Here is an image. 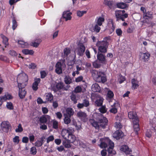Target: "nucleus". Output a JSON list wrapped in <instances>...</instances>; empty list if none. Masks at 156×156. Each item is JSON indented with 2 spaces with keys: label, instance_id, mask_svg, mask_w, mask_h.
Instances as JSON below:
<instances>
[{
  "label": "nucleus",
  "instance_id": "obj_57",
  "mask_svg": "<svg viewBox=\"0 0 156 156\" xmlns=\"http://www.w3.org/2000/svg\"><path fill=\"white\" fill-rule=\"evenodd\" d=\"M100 111L102 113H105L106 112V110L105 107L104 106H102L101 108L99 109Z\"/></svg>",
  "mask_w": 156,
  "mask_h": 156
},
{
  "label": "nucleus",
  "instance_id": "obj_21",
  "mask_svg": "<svg viewBox=\"0 0 156 156\" xmlns=\"http://www.w3.org/2000/svg\"><path fill=\"white\" fill-rule=\"evenodd\" d=\"M50 116L47 115H44L42 116L39 119V121L40 122L42 123H44L47 122L48 119H50Z\"/></svg>",
  "mask_w": 156,
  "mask_h": 156
},
{
  "label": "nucleus",
  "instance_id": "obj_19",
  "mask_svg": "<svg viewBox=\"0 0 156 156\" xmlns=\"http://www.w3.org/2000/svg\"><path fill=\"white\" fill-rule=\"evenodd\" d=\"M41 80L40 78H36L34 80V82L33 83L32 88L34 90L36 91L38 89V86Z\"/></svg>",
  "mask_w": 156,
  "mask_h": 156
},
{
  "label": "nucleus",
  "instance_id": "obj_56",
  "mask_svg": "<svg viewBox=\"0 0 156 156\" xmlns=\"http://www.w3.org/2000/svg\"><path fill=\"white\" fill-rule=\"evenodd\" d=\"M53 127L55 129L58 128V122L56 120H54L53 122Z\"/></svg>",
  "mask_w": 156,
  "mask_h": 156
},
{
  "label": "nucleus",
  "instance_id": "obj_35",
  "mask_svg": "<svg viewBox=\"0 0 156 156\" xmlns=\"http://www.w3.org/2000/svg\"><path fill=\"white\" fill-rule=\"evenodd\" d=\"M41 40H36L31 43V45L35 48L37 47L41 42Z\"/></svg>",
  "mask_w": 156,
  "mask_h": 156
},
{
  "label": "nucleus",
  "instance_id": "obj_40",
  "mask_svg": "<svg viewBox=\"0 0 156 156\" xmlns=\"http://www.w3.org/2000/svg\"><path fill=\"white\" fill-rule=\"evenodd\" d=\"M12 29L15 30L17 26V23L14 17H13L12 20Z\"/></svg>",
  "mask_w": 156,
  "mask_h": 156
},
{
  "label": "nucleus",
  "instance_id": "obj_2",
  "mask_svg": "<svg viewBox=\"0 0 156 156\" xmlns=\"http://www.w3.org/2000/svg\"><path fill=\"white\" fill-rule=\"evenodd\" d=\"M108 45V42L105 41H98L96 44V46L98 47V52L102 53H105L107 52Z\"/></svg>",
  "mask_w": 156,
  "mask_h": 156
},
{
  "label": "nucleus",
  "instance_id": "obj_37",
  "mask_svg": "<svg viewBox=\"0 0 156 156\" xmlns=\"http://www.w3.org/2000/svg\"><path fill=\"white\" fill-rule=\"evenodd\" d=\"M100 29L101 28L99 27V25L96 24L93 27L92 29H91V31L93 32H95L96 33H98L100 31Z\"/></svg>",
  "mask_w": 156,
  "mask_h": 156
},
{
  "label": "nucleus",
  "instance_id": "obj_14",
  "mask_svg": "<svg viewBox=\"0 0 156 156\" xmlns=\"http://www.w3.org/2000/svg\"><path fill=\"white\" fill-rule=\"evenodd\" d=\"M72 140L70 139H65L66 140L63 141V144L64 147L66 148H69L71 147V145L70 144V143H73L75 140H74L73 138H72Z\"/></svg>",
  "mask_w": 156,
  "mask_h": 156
},
{
  "label": "nucleus",
  "instance_id": "obj_32",
  "mask_svg": "<svg viewBox=\"0 0 156 156\" xmlns=\"http://www.w3.org/2000/svg\"><path fill=\"white\" fill-rule=\"evenodd\" d=\"M144 18L146 20L151 19L152 18V15L149 12L144 13L143 15Z\"/></svg>",
  "mask_w": 156,
  "mask_h": 156
},
{
  "label": "nucleus",
  "instance_id": "obj_38",
  "mask_svg": "<svg viewBox=\"0 0 156 156\" xmlns=\"http://www.w3.org/2000/svg\"><path fill=\"white\" fill-rule=\"evenodd\" d=\"M103 102V99L102 98H100L99 99H97L95 101V104L96 106H101Z\"/></svg>",
  "mask_w": 156,
  "mask_h": 156
},
{
  "label": "nucleus",
  "instance_id": "obj_63",
  "mask_svg": "<svg viewBox=\"0 0 156 156\" xmlns=\"http://www.w3.org/2000/svg\"><path fill=\"white\" fill-rule=\"evenodd\" d=\"M37 67V65L34 63H32L30 64V69H34Z\"/></svg>",
  "mask_w": 156,
  "mask_h": 156
},
{
  "label": "nucleus",
  "instance_id": "obj_36",
  "mask_svg": "<svg viewBox=\"0 0 156 156\" xmlns=\"http://www.w3.org/2000/svg\"><path fill=\"white\" fill-rule=\"evenodd\" d=\"M116 5L117 7L122 9H124L127 6V5L123 2L118 3Z\"/></svg>",
  "mask_w": 156,
  "mask_h": 156
},
{
  "label": "nucleus",
  "instance_id": "obj_59",
  "mask_svg": "<svg viewBox=\"0 0 156 156\" xmlns=\"http://www.w3.org/2000/svg\"><path fill=\"white\" fill-rule=\"evenodd\" d=\"M19 138V136H15L13 139V142L14 143H18L20 141Z\"/></svg>",
  "mask_w": 156,
  "mask_h": 156
},
{
  "label": "nucleus",
  "instance_id": "obj_23",
  "mask_svg": "<svg viewBox=\"0 0 156 156\" xmlns=\"http://www.w3.org/2000/svg\"><path fill=\"white\" fill-rule=\"evenodd\" d=\"M78 96V94L74 92H72L71 95L70 96L71 99L73 101L74 104H76L77 102V99Z\"/></svg>",
  "mask_w": 156,
  "mask_h": 156
},
{
  "label": "nucleus",
  "instance_id": "obj_50",
  "mask_svg": "<svg viewBox=\"0 0 156 156\" xmlns=\"http://www.w3.org/2000/svg\"><path fill=\"white\" fill-rule=\"evenodd\" d=\"M93 65L94 68H99L101 66V65L98 63L97 61L94 62Z\"/></svg>",
  "mask_w": 156,
  "mask_h": 156
},
{
  "label": "nucleus",
  "instance_id": "obj_6",
  "mask_svg": "<svg viewBox=\"0 0 156 156\" xmlns=\"http://www.w3.org/2000/svg\"><path fill=\"white\" fill-rule=\"evenodd\" d=\"M90 105L89 99L86 98L83 99L82 103H79L77 104V107L78 108L81 109L85 107H87Z\"/></svg>",
  "mask_w": 156,
  "mask_h": 156
},
{
  "label": "nucleus",
  "instance_id": "obj_10",
  "mask_svg": "<svg viewBox=\"0 0 156 156\" xmlns=\"http://www.w3.org/2000/svg\"><path fill=\"white\" fill-rule=\"evenodd\" d=\"M63 85L64 84L63 83L59 82L56 84V88L52 85L51 86V88L55 92H56L61 89H63Z\"/></svg>",
  "mask_w": 156,
  "mask_h": 156
},
{
  "label": "nucleus",
  "instance_id": "obj_16",
  "mask_svg": "<svg viewBox=\"0 0 156 156\" xmlns=\"http://www.w3.org/2000/svg\"><path fill=\"white\" fill-rule=\"evenodd\" d=\"M120 150L124 152L126 155L130 154L132 152V150L130 149L128 146L126 145L122 146L120 148Z\"/></svg>",
  "mask_w": 156,
  "mask_h": 156
},
{
  "label": "nucleus",
  "instance_id": "obj_51",
  "mask_svg": "<svg viewBox=\"0 0 156 156\" xmlns=\"http://www.w3.org/2000/svg\"><path fill=\"white\" fill-rule=\"evenodd\" d=\"M9 53L10 55L13 56H16L17 55V53L16 52L13 50H10L9 51Z\"/></svg>",
  "mask_w": 156,
  "mask_h": 156
},
{
  "label": "nucleus",
  "instance_id": "obj_42",
  "mask_svg": "<svg viewBox=\"0 0 156 156\" xmlns=\"http://www.w3.org/2000/svg\"><path fill=\"white\" fill-rule=\"evenodd\" d=\"M7 108L10 110H12L14 108V106L12 103L11 102H7L6 105Z\"/></svg>",
  "mask_w": 156,
  "mask_h": 156
},
{
  "label": "nucleus",
  "instance_id": "obj_15",
  "mask_svg": "<svg viewBox=\"0 0 156 156\" xmlns=\"http://www.w3.org/2000/svg\"><path fill=\"white\" fill-rule=\"evenodd\" d=\"M69 12V11H65L63 12L62 16L65 19L66 21L70 20L71 19L72 17L71 15L72 14V13Z\"/></svg>",
  "mask_w": 156,
  "mask_h": 156
},
{
  "label": "nucleus",
  "instance_id": "obj_64",
  "mask_svg": "<svg viewBox=\"0 0 156 156\" xmlns=\"http://www.w3.org/2000/svg\"><path fill=\"white\" fill-rule=\"evenodd\" d=\"M54 139V136H49L48 138L47 142L48 143L50 141H53Z\"/></svg>",
  "mask_w": 156,
  "mask_h": 156
},
{
  "label": "nucleus",
  "instance_id": "obj_12",
  "mask_svg": "<svg viewBox=\"0 0 156 156\" xmlns=\"http://www.w3.org/2000/svg\"><path fill=\"white\" fill-rule=\"evenodd\" d=\"M25 87L23 85V86H21L20 88L18 87L19 89V96L22 99L24 98L27 92L24 89Z\"/></svg>",
  "mask_w": 156,
  "mask_h": 156
},
{
  "label": "nucleus",
  "instance_id": "obj_53",
  "mask_svg": "<svg viewBox=\"0 0 156 156\" xmlns=\"http://www.w3.org/2000/svg\"><path fill=\"white\" fill-rule=\"evenodd\" d=\"M128 17V14L127 13H125L124 14H122V15L120 16V17L119 18V20H122V21H124V19Z\"/></svg>",
  "mask_w": 156,
  "mask_h": 156
},
{
  "label": "nucleus",
  "instance_id": "obj_18",
  "mask_svg": "<svg viewBox=\"0 0 156 156\" xmlns=\"http://www.w3.org/2000/svg\"><path fill=\"white\" fill-rule=\"evenodd\" d=\"M55 72L58 74H60L62 73V64L60 62H58L55 65Z\"/></svg>",
  "mask_w": 156,
  "mask_h": 156
},
{
  "label": "nucleus",
  "instance_id": "obj_62",
  "mask_svg": "<svg viewBox=\"0 0 156 156\" xmlns=\"http://www.w3.org/2000/svg\"><path fill=\"white\" fill-rule=\"evenodd\" d=\"M40 73L41 78H44L47 75V74L44 71H41Z\"/></svg>",
  "mask_w": 156,
  "mask_h": 156
},
{
  "label": "nucleus",
  "instance_id": "obj_60",
  "mask_svg": "<svg viewBox=\"0 0 156 156\" xmlns=\"http://www.w3.org/2000/svg\"><path fill=\"white\" fill-rule=\"evenodd\" d=\"M115 127L117 128L121 129L122 127V125L120 122H116L115 124Z\"/></svg>",
  "mask_w": 156,
  "mask_h": 156
},
{
  "label": "nucleus",
  "instance_id": "obj_45",
  "mask_svg": "<svg viewBox=\"0 0 156 156\" xmlns=\"http://www.w3.org/2000/svg\"><path fill=\"white\" fill-rule=\"evenodd\" d=\"M113 148H109L107 149L108 154L115 155L116 154V152L112 149Z\"/></svg>",
  "mask_w": 156,
  "mask_h": 156
},
{
  "label": "nucleus",
  "instance_id": "obj_54",
  "mask_svg": "<svg viewBox=\"0 0 156 156\" xmlns=\"http://www.w3.org/2000/svg\"><path fill=\"white\" fill-rule=\"evenodd\" d=\"M100 147L101 148H106L107 147V144L104 142H101L99 145Z\"/></svg>",
  "mask_w": 156,
  "mask_h": 156
},
{
  "label": "nucleus",
  "instance_id": "obj_55",
  "mask_svg": "<svg viewBox=\"0 0 156 156\" xmlns=\"http://www.w3.org/2000/svg\"><path fill=\"white\" fill-rule=\"evenodd\" d=\"M86 11H78L77 12V16L79 17L82 16L84 14L86 13Z\"/></svg>",
  "mask_w": 156,
  "mask_h": 156
},
{
  "label": "nucleus",
  "instance_id": "obj_46",
  "mask_svg": "<svg viewBox=\"0 0 156 156\" xmlns=\"http://www.w3.org/2000/svg\"><path fill=\"white\" fill-rule=\"evenodd\" d=\"M23 131V129L21 124H19L18 126V128L16 129L15 131L17 133L21 132Z\"/></svg>",
  "mask_w": 156,
  "mask_h": 156
},
{
  "label": "nucleus",
  "instance_id": "obj_52",
  "mask_svg": "<svg viewBox=\"0 0 156 156\" xmlns=\"http://www.w3.org/2000/svg\"><path fill=\"white\" fill-rule=\"evenodd\" d=\"M64 55L67 56L70 52V49L66 48L64 50Z\"/></svg>",
  "mask_w": 156,
  "mask_h": 156
},
{
  "label": "nucleus",
  "instance_id": "obj_28",
  "mask_svg": "<svg viewBox=\"0 0 156 156\" xmlns=\"http://www.w3.org/2000/svg\"><path fill=\"white\" fill-rule=\"evenodd\" d=\"M90 122L91 125L94 127L96 129H99L100 128L99 123L98 122L95 121L93 119H90Z\"/></svg>",
  "mask_w": 156,
  "mask_h": 156
},
{
  "label": "nucleus",
  "instance_id": "obj_34",
  "mask_svg": "<svg viewBox=\"0 0 156 156\" xmlns=\"http://www.w3.org/2000/svg\"><path fill=\"white\" fill-rule=\"evenodd\" d=\"M66 114L69 116L71 117L72 116L74 113V111L71 108H68L66 110Z\"/></svg>",
  "mask_w": 156,
  "mask_h": 156
},
{
  "label": "nucleus",
  "instance_id": "obj_47",
  "mask_svg": "<svg viewBox=\"0 0 156 156\" xmlns=\"http://www.w3.org/2000/svg\"><path fill=\"white\" fill-rule=\"evenodd\" d=\"M30 152L31 154L35 155L36 154L37 152V150L36 147H33L30 148Z\"/></svg>",
  "mask_w": 156,
  "mask_h": 156
},
{
  "label": "nucleus",
  "instance_id": "obj_22",
  "mask_svg": "<svg viewBox=\"0 0 156 156\" xmlns=\"http://www.w3.org/2000/svg\"><path fill=\"white\" fill-rule=\"evenodd\" d=\"M91 89L94 92H99L101 90V88L99 85L97 83L93 84L92 86Z\"/></svg>",
  "mask_w": 156,
  "mask_h": 156
},
{
  "label": "nucleus",
  "instance_id": "obj_17",
  "mask_svg": "<svg viewBox=\"0 0 156 156\" xmlns=\"http://www.w3.org/2000/svg\"><path fill=\"white\" fill-rule=\"evenodd\" d=\"M98 59L102 63L105 62L106 60L104 55L103 54L98 52L97 55Z\"/></svg>",
  "mask_w": 156,
  "mask_h": 156
},
{
  "label": "nucleus",
  "instance_id": "obj_44",
  "mask_svg": "<svg viewBox=\"0 0 156 156\" xmlns=\"http://www.w3.org/2000/svg\"><path fill=\"white\" fill-rule=\"evenodd\" d=\"M105 21V19L103 17H99L97 20V24L99 26H101L102 25V23Z\"/></svg>",
  "mask_w": 156,
  "mask_h": 156
},
{
  "label": "nucleus",
  "instance_id": "obj_61",
  "mask_svg": "<svg viewBox=\"0 0 156 156\" xmlns=\"http://www.w3.org/2000/svg\"><path fill=\"white\" fill-rule=\"evenodd\" d=\"M114 96V94L111 91H108V97L110 98H112Z\"/></svg>",
  "mask_w": 156,
  "mask_h": 156
},
{
  "label": "nucleus",
  "instance_id": "obj_4",
  "mask_svg": "<svg viewBox=\"0 0 156 156\" xmlns=\"http://www.w3.org/2000/svg\"><path fill=\"white\" fill-rule=\"evenodd\" d=\"M98 119L99 127L104 129H105L107 125L108 120L101 114L98 115Z\"/></svg>",
  "mask_w": 156,
  "mask_h": 156
},
{
  "label": "nucleus",
  "instance_id": "obj_1",
  "mask_svg": "<svg viewBox=\"0 0 156 156\" xmlns=\"http://www.w3.org/2000/svg\"><path fill=\"white\" fill-rule=\"evenodd\" d=\"M94 80L98 82L104 83L106 81V78L103 72L92 70L91 72Z\"/></svg>",
  "mask_w": 156,
  "mask_h": 156
},
{
  "label": "nucleus",
  "instance_id": "obj_3",
  "mask_svg": "<svg viewBox=\"0 0 156 156\" xmlns=\"http://www.w3.org/2000/svg\"><path fill=\"white\" fill-rule=\"evenodd\" d=\"M28 80L27 76L25 74L19 75L17 78L18 87L20 88L21 86L24 85L25 86L27 84Z\"/></svg>",
  "mask_w": 156,
  "mask_h": 156
},
{
  "label": "nucleus",
  "instance_id": "obj_13",
  "mask_svg": "<svg viewBox=\"0 0 156 156\" xmlns=\"http://www.w3.org/2000/svg\"><path fill=\"white\" fill-rule=\"evenodd\" d=\"M128 116L129 118L132 119L133 121H136L139 120L137 116L136 112H130L128 113Z\"/></svg>",
  "mask_w": 156,
  "mask_h": 156
},
{
  "label": "nucleus",
  "instance_id": "obj_26",
  "mask_svg": "<svg viewBox=\"0 0 156 156\" xmlns=\"http://www.w3.org/2000/svg\"><path fill=\"white\" fill-rule=\"evenodd\" d=\"M0 36L2 39V42L5 45V47H6V46L9 45L8 39L2 34H0Z\"/></svg>",
  "mask_w": 156,
  "mask_h": 156
},
{
  "label": "nucleus",
  "instance_id": "obj_25",
  "mask_svg": "<svg viewBox=\"0 0 156 156\" xmlns=\"http://www.w3.org/2000/svg\"><path fill=\"white\" fill-rule=\"evenodd\" d=\"M18 43L19 46L22 48H27L28 46V44L27 42L22 40H18Z\"/></svg>",
  "mask_w": 156,
  "mask_h": 156
},
{
  "label": "nucleus",
  "instance_id": "obj_31",
  "mask_svg": "<svg viewBox=\"0 0 156 156\" xmlns=\"http://www.w3.org/2000/svg\"><path fill=\"white\" fill-rule=\"evenodd\" d=\"M64 122L66 124H69L71 122L70 117L67 114H64Z\"/></svg>",
  "mask_w": 156,
  "mask_h": 156
},
{
  "label": "nucleus",
  "instance_id": "obj_30",
  "mask_svg": "<svg viewBox=\"0 0 156 156\" xmlns=\"http://www.w3.org/2000/svg\"><path fill=\"white\" fill-rule=\"evenodd\" d=\"M45 137H42L40 138V140L37 141L35 143V146L37 147H40L42 145Z\"/></svg>",
  "mask_w": 156,
  "mask_h": 156
},
{
  "label": "nucleus",
  "instance_id": "obj_41",
  "mask_svg": "<svg viewBox=\"0 0 156 156\" xmlns=\"http://www.w3.org/2000/svg\"><path fill=\"white\" fill-rule=\"evenodd\" d=\"M65 83L67 84L71 83L72 81L71 78L69 76H66L64 78Z\"/></svg>",
  "mask_w": 156,
  "mask_h": 156
},
{
  "label": "nucleus",
  "instance_id": "obj_5",
  "mask_svg": "<svg viewBox=\"0 0 156 156\" xmlns=\"http://www.w3.org/2000/svg\"><path fill=\"white\" fill-rule=\"evenodd\" d=\"M85 50V47L82 43H80L75 51L79 56H82Z\"/></svg>",
  "mask_w": 156,
  "mask_h": 156
},
{
  "label": "nucleus",
  "instance_id": "obj_20",
  "mask_svg": "<svg viewBox=\"0 0 156 156\" xmlns=\"http://www.w3.org/2000/svg\"><path fill=\"white\" fill-rule=\"evenodd\" d=\"M133 128L134 131L136 134H138V132L140 130L139 126L138 123L139 120L136 121H133Z\"/></svg>",
  "mask_w": 156,
  "mask_h": 156
},
{
  "label": "nucleus",
  "instance_id": "obj_7",
  "mask_svg": "<svg viewBox=\"0 0 156 156\" xmlns=\"http://www.w3.org/2000/svg\"><path fill=\"white\" fill-rule=\"evenodd\" d=\"M77 116L84 122H86L87 120V115L84 112L81 111L78 112L77 113Z\"/></svg>",
  "mask_w": 156,
  "mask_h": 156
},
{
  "label": "nucleus",
  "instance_id": "obj_49",
  "mask_svg": "<svg viewBox=\"0 0 156 156\" xmlns=\"http://www.w3.org/2000/svg\"><path fill=\"white\" fill-rule=\"evenodd\" d=\"M122 15V14L121 13L119 10L116 11L115 12V15L117 19V21H118L119 20V18L120 17V16Z\"/></svg>",
  "mask_w": 156,
  "mask_h": 156
},
{
  "label": "nucleus",
  "instance_id": "obj_33",
  "mask_svg": "<svg viewBox=\"0 0 156 156\" xmlns=\"http://www.w3.org/2000/svg\"><path fill=\"white\" fill-rule=\"evenodd\" d=\"M46 99L48 101L51 102L53 100V96L51 93L46 94L45 95Z\"/></svg>",
  "mask_w": 156,
  "mask_h": 156
},
{
  "label": "nucleus",
  "instance_id": "obj_8",
  "mask_svg": "<svg viewBox=\"0 0 156 156\" xmlns=\"http://www.w3.org/2000/svg\"><path fill=\"white\" fill-rule=\"evenodd\" d=\"M62 136L65 139H66L67 137L66 136L67 135V136L69 137V138H73L74 140H75V137L72 134H70L69 133V131L66 129H63L62 132Z\"/></svg>",
  "mask_w": 156,
  "mask_h": 156
},
{
  "label": "nucleus",
  "instance_id": "obj_39",
  "mask_svg": "<svg viewBox=\"0 0 156 156\" xmlns=\"http://www.w3.org/2000/svg\"><path fill=\"white\" fill-rule=\"evenodd\" d=\"M104 3L105 5L108 6L109 8L111 9L112 8L113 6V5L114 3L113 2L111 1H108V0H104Z\"/></svg>",
  "mask_w": 156,
  "mask_h": 156
},
{
  "label": "nucleus",
  "instance_id": "obj_11",
  "mask_svg": "<svg viewBox=\"0 0 156 156\" xmlns=\"http://www.w3.org/2000/svg\"><path fill=\"white\" fill-rule=\"evenodd\" d=\"M123 136V133L120 130L116 131L113 134V137L117 140L122 138Z\"/></svg>",
  "mask_w": 156,
  "mask_h": 156
},
{
  "label": "nucleus",
  "instance_id": "obj_58",
  "mask_svg": "<svg viewBox=\"0 0 156 156\" xmlns=\"http://www.w3.org/2000/svg\"><path fill=\"white\" fill-rule=\"evenodd\" d=\"M116 33L118 36H121L122 33V31L121 29L118 28L116 30Z\"/></svg>",
  "mask_w": 156,
  "mask_h": 156
},
{
  "label": "nucleus",
  "instance_id": "obj_27",
  "mask_svg": "<svg viewBox=\"0 0 156 156\" xmlns=\"http://www.w3.org/2000/svg\"><path fill=\"white\" fill-rule=\"evenodd\" d=\"M132 88L133 89H136L139 87L138 82L135 79H133L132 80Z\"/></svg>",
  "mask_w": 156,
  "mask_h": 156
},
{
  "label": "nucleus",
  "instance_id": "obj_43",
  "mask_svg": "<svg viewBox=\"0 0 156 156\" xmlns=\"http://www.w3.org/2000/svg\"><path fill=\"white\" fill-rule=\"evenodd\" d=\"M4 101H5L7 100H9L12 98V96L9 94L7 95H5L3 96H2Z\"/></svg>",
  "mask_w": 156,
  "mask_h": 156
},
{
  "label": "nucleus",
  "instance_id": "obj_29",
  "mask_svg": "<svg viewBox=\"0 0 156 156\" xmlns=\"http://www.w3.org/2000/svg\"><path fill=\"white\" fill-rule=\"evenodd\" d=\"M118 105L117 103H115L113 105H112V108L110 109L109 111L110 112L114 114H115L117 112V109L116 108L117 105Z\"/></svg>",
  "mask_w": 156,
  "mask_h": 156
},
{
  "label": "nucleus",
  "instance_id": "obj_24",
  "mask_svg": "<svg viewBox=\"0 0 156 156\" xmlns=\"http://www.w3.org/2000/svg\"><path fill=\"white\" fill-rule=\"evenodd\" d=\"M150 54L148 53H141L140 57L142 59L144 62H146L148 61L149 58Z\"/></svg>",
  "mask_w": 156,
  "mask_h": 156
},
{
  "label": "nucleus",
  "instance_id": "obj_9",
  "mask_svg": "<svg viewBox=\"0 0 156 156\" xmlns=\"http://www.w3.org/2000/svg\"><path fill=\"white\" fill-rule=\"evenodd\" d=\"M1 127L3 129H5L6 132L9 131L11 127L9 122L7 121H3L1 124Z\"/></svg>",
  "mask_w": 156,
  "mask_h": 156
},
{
  "label": "nucleus",
  "instance_id": "obj_48",
  "mask_svg": "<svg viewBox=\"0 0 156 156\" xmlns=\"http://www.w3.org/2000/svg\"><path fill=\"white\" fill-rule=\"evenodd\" d=\"M82 88L80 86H77L75 88L74 90H73V92H74L77 94L78 93L80 92Z\"/></svg>",
  "mask_w": 156,
  "mask_h": 156
}]
</instances>
